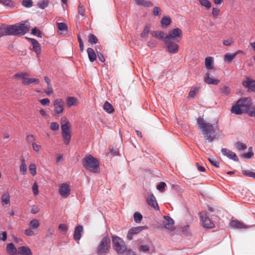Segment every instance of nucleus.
Instances as JSON below:
<instances>
[{
    "label": "nucleus",
    "mask_w": 255,
    "mask_h": 255,
    "mask_svg": "<svg viewBox=\"0 0 255 255\" xmlns=\"http://www.w3.org/2000/svg\"><path fill=\"white\" fill-rule=\"evenodd\" d=\"M197 124L204 137L208 142H211L218 138L219 130L217 126L207 123L201 117L198 118Z\"/></svg>",
    "instance_id": "f257e3e1"
},
{
    "label": "nucleus",
    "mask_w": 255,
    "mask_h": 255,
    "mask_svg": "<svg viewBox=\"0 0 255 255\" xmlns=\"http://www.w3.org/2000/svg\"><path fill=\"white\" fill-rule=\"evenodd\" d=\"M252 105V99L249 97L242 98L239 99L232 106L231 112L237 115L247 112L251 117H255V109H250Z\"/></svg>",
    "instance_id": "f03ea898"
},
{
    "label": "nucleus",
    "mask_w": 255,
    "mask_h": 255,
    "mask_svg": "<svg viewBox=\"0 0 255 255\" xmlns=\"http://www.w3.org/2000/svg\"><path fill=\"white\" fill-rule=\"evenodd\" d=\"M29 25L26 23L12 25L9 26L0 25V37L4 35H23L28 32Z\"/></svg>",
    "instance_id": "7ed1b4c3"
},
{
    "label": "nucleus",
    "mask_w": 255,
    "mask_h": 255,
    "mask_svg": "<svg viewBox=\"0 0 255 255\" xmlns=\"http://www.w3.org/2000/svg\"><path fill=\"white\" fill-rule=\"evenodd\" d=\"M84 166L88 170L94 173L97 172L99 168L98 160L91 155H87L83 159Z\"/></svg>",
    "instance_id": "20e7f679"
},
{
    "label": "nucleus",
    "mask_w": 255,
    "mask_h": 255,
    "mask_svg": "<svg viewBox=\"0 0 255 255\" xmlns=\"http://www.w3.org/2000/svg\"><path fill=\"white\" fill-rule=\"evenodd\" d=\"M110 247L111 240L109 237L106 236L101 241L96 253L98 255H106L109 252Z\"/></svg>",
    "instance_id": "39448f33"
},
{
    "label": "nucleus",
    "mask_w": 255,
    "mask_h": 255,
    "mask_svg": "<svg viewBox=\"0 0 255 255\" xmlns=\"http://www.w3.org/2000/svg\"><path fill=\"white\" fill-rule=\"evenodd\" d=\"M113 248L119 254H122L127 251V246L125 242L119 237L113 236Z\"/></svg>",
    "instance_id": "423d86ee"
},
{
    "label": "nucleus",
    "mask_w": 255,
    "mask_h": 255,
    "mask_svg": "<svg viewBox=\"0 0 255 255\" xmlns=\"http://www.w3.org/2000/svg\"><path fill=\"white\" fill-rule=\"evenodd\" d=\"M182 36V31L179 28H175L169 31L166 39L178 42Z\"/></svg>",
    "instance_id": "0eeeda50"
},
{
    "label": "nucleus",
    "mask_w": 255,
    "mask_h": 255,
    "mask_svg": "<svg viewBox=\"0 0 255 255\" xmlns=\"http://www.w3.org/2000/svg\"><path fill=\"white\" fill-rule=\"evenodd\" d=\"M200 220L204 227L206 228H212L214 227V224L209 219L207 212L202 211L200 213Z\"/></svg>",
    "instance_id": "6e6552de"
},
{
    "label": "nucleus",
    "mask_w": 255,
    "mask_h": 255,
    "mask_svg": "<svg viewBox=\"0 0 255 255\" xmlns=\"http://www.w3.org/2000/svg\"><path fill=\"white\" fill-rule=\"evenodd\" d=\"M173 40L166 39L165 41V44L166 46L167 51L170 54H176L179 50V46Z\"/></svg>",
    "instance_id": "1a4fd4ad"
},
{
    "label": "nucleus",
    "mask_w": 255,
    "mask_h": 255,
    "mask_svg": "<svg viewBox=\"0 0 255 255\" xmlns=\"http://www.w3.org/2000/svg\"><path fill=\"white\" fill-rule=\"evenodd\" d=\"M148 227L146 226H138L136 227H133L130 229L127 235V238L128 240H132L133 238V236L136 235L140 232H141L142 230L147 229Z\"/></svg>",
    "instance_id": "9d476101"
},
{
    "label": "nucleus",
    "mask_w": 255,
    "mask_h": 255,
    "mask_svg": "<svg viewBox=\"0 0 255 255\" xmlns=\"http://www.w3.org/2000/svg\"><path fill=\"white\" fill-rule=\"evenodd\" d=\"M53 106L55 113L59 114L63 113L64 111L65 102L61 99H56L54 102Z\"/></svg>",
    "instance_id": "9b49d317"
},
{
    "label": "nucleus",
    "mask_w": 255,
    "mask_h": 255,
    "mask_svg": "<svg viewBox=\"0 0 255 255\" xmlns=\"http://www.w3.org/2000/svg\"><path fill=\"white\" fill-rule=\"evenodd\" d=\"M71 190L69 184L62 183L59 186V193L63 198H67L70 194Z\"/></svg>",
    "instance_id": "f8f14e48"
},
{
    "label": "nucleus",
    "mask_w": 255,
    "mask_h": 255,
    "mask_svg": "<svg viewBox=\"0 0 255 255\" xmlns=\"http://www.w3.org/2000/svg\"><path fill=\"white\" fill-rule=\"evenodd\" d=\"M163 218L164 220L163 221L162 223L165 228L170 231L174 230V220L168 216H164Z\"/></svg>",
    "instance_id": "ddd939ff"
},
{
    "label": "nucleus",
    "mask_w": 255,
    "mask_h": 255,
    "mask_svg": "<svg viewBox=\"0 0 255 255\" xmlns=\"http://www.w3.org/2000/svg\"><path fill=\"white\" fill-rule=\"evenodd\" d=\"M221 152L223 155L227 156L230 159H232L236 162L239 161V158L237 154L233 151L228 150L227 148H222L221 149Z\"/></svg>",
    "instance_id": "4468645a"
},
{
    "label": "nucleus",
    "mask_w": 255,
    "mask_h": 255,
    "mask_svg": "<svg viewBox=\"0 0 255 255\" xmlns=\"http://www.w3.org/2000/svg\"><path fill=\"white\" fill-rule=\"evenodd\" d=\"M147 203L148 205L153 207L155 210H159V207L156 198L153 194L149 195L147 198Z\"/></svg>",
    "instance_id": "2eb2a0df"
},
{
    "label": "nucleus",
    "mask_w": 255,
    "mask_h": 255,
    "mask_svg": "<svg viewBox=\"0 0 255 255\" xmlns=\"http://www.w3.org/2000/svg\"><path fill=\"white\" fill-rule=\"evenodd\" d=\"M83 232V227L81 225L77 226L74 232L73 238L76 241H79L81 237L82 234Z\"/></svg>",
    "instance_id": "dca6fc26"
},
{
    "label": "nucleus",
    "mask_w": 255,
    "mask_h": 255,
    "mask_svg": "<svg viewBox=\"0 0 255 255\" xmlns=\"http://www.w3.org/2000/svg\"><path fill=\"white\" fill-rule=\"evenodd\" d=\"M152 36L155 38L162 40L165 42L166 40L167 34L162 31H152L150 32Z\"/></svg>",
    "instance_id": "f3484780"
},
{
    "label": "nucleus",
    "mask_w": 255,
    "mask_h": 255,
    "mask_svg": "<svg viewBox=\"0 0 255 255\" xmlns=\"http://www.w3.org/2000/svg\"><path fill=\"white\" fill-rule=\"evenodd\" d=\"M204 81L208 84L217 85L220 83L218 79L213 78V76L209 73H207L204 78Z\"/></svg>",
    "instance_id": "a211bd4d"
},
{
    "label": "nucleus",
    "mask_w": 255,
    "mask_h": 255,
    "mask_svg": "<svg viewBox=\"0 0 255 255\" xmlns=\"http://www.w3.org/2000/svg\"><path fill=\"white\" fill-rule=\"evenodd\" d=\"M243 85L248 88L251 91L255 92V81L248 78L246 81L243 82Z\"/></svg>",
    "instance_id": "6ab92c4d"
},
{
    "label": "nucleus",
    "mask_w": 255,
    "mask_h": 255,
    "mask_svg": "<svg viewBox=\"0 0 255 255\" xmlns=\"http://www.w3.org/2000/svg\"><path fill=\"white\" fill-rule=\"evenodd\" d=\"M230 225L231 227L238 229H247L249 228V226H247L243 223H242L237 220L232 221L230 222Z\"/></svg>",
    "instance_id": "aec40b11"
},
{
    "label": "nucleus",
    "mask_w": 255,
    "mask_h": 255,
    "mask_svg": "<svg viewBox=\"0 0 255 255\" xmlns=\"http://www.w3.org/2000/svg\"><path fill=\"white\" fill-rule=\"evenodd\" d=\"M30 41L32 45L33 50L37 55L41 53V47L37 40L33 38H30Z\"/></svg>",
    "instance_id": "412c9836"
},
{
    "label": "nucleus",
    "mask_w": 255,
    "mask_h": 255,
    "mask_svg": "<svg viewBox=\"0 0 255 255\" xmlns=\"http://www.w3.org/2000/svg\"><path fill=\"white\" fill-rule=\"evenodd\" d=\"M6 252L9 255H16L18 250L12 243H8L6 245Z\"/></svg>",
    "instance_id": "4be33fe9"
},
{
    "label": "nucleus",
    "mask_w": 255,
    "mask_h": 255,
    "mask_svg": "<svg viewBox=\"0 0 255 255\" xmlns=\"http://www.w3.org/2000/svg\"><path fill=\"white\" fill-rule=\"evenodd\" d=\"M87 51L90 61L93 62L97 59V54L96 53L93 48L90 47L87 48Z\"/></svg>",
    "instance_id": "5701e85b"
},
{
    "label": "nucleus",
    "mask_w": 255,
    "mask_h": 255,
    "mask_svg": "<svg viewBox=\"0 0 255 255\" xmlns=\"http://www.w3.org/2000/svg\"><path fill=\"white\" fill-rule=\"evenodd\" d=\"M18 252L20 255H32L30 249L25 246H22L18 248Z\"/></svg>",
    "instance_id": "b1692460"
},
{
    "label": "nucleus",
    "mask_w": 255,
    "mask_h": 255,
    "mask_svg": "<svg viewBox=\"0 0 255 255\" xmlns=\"http://www.w3.org/2000/svg\"><path fill=\"white\" fill-rule=\"evenodd\" d=\"M205 64L206 68L208 70L213 69L214 68V60L212 57H207L205 58Z\"/></svg>",
    "instance_id": "393cba45"
},
{
    "label": "nucleus",
    "mask_w": 255,
    "mask_h": 255,
    "mask_svg": "<svg viewBox=\"0 0 255 255\" xmlns=\"http://www.w3.org/2000/svg\"><path fill=\"white\" fill-rule=\"evenodd\" d=\"M70 123L66 120L62 122L61 129L62 133L70 132Z\"/></svg>",
    "instance_id": "a878e982"
},
{
    "label": "nucleus",
    "mask_w": 255,
    "mask_h": 255,
    "mask_svg": "<svg viewBox=\"0 0 255 255\" xmlns=\"http://www.w3.org/2000/svg\"><path fill=\"white\" fill-rule=\"evenodd\" d=\"M171 22V19L168 15L164 16L161 20V26L163 28H166Z\"/></svg>",
    "instance_id": "bb28decb"
},
{
    "label": "nucleus",
    "mask_w": 255,
    "mask_h": 255,
    "mask_svg": "<svg viewBox=\"0 0 255 255\" xmlns=\"http://www.w3.org/2000/svg\"><path fill=\"white\" fill-rule=\"evenodd\" d=\"M238 52H235L234 53H226L225 55L224 60L226 62L228 63H231L233 60L237 56Z\"/></svg>",
    "instance_id": "cd10ccee"
},
{
    "label": "nucleus",
    "mask_w": 255,
    "mask_h": 255,
    "mask_svg": "<svg viewBox=\"0 0 255 255\" xmlns=\"http://www.w3.org/2000/svg\"><path fill=\"white\" fill-rule=\"evenodd\" d=\"M103 109L107 113L109 114H112L115 111L112 105L109 103L108 101H106L104 103Z\"/></svg>",
    "instance_id": "c85d7f7f"
},
{
    "label": "nucleus",
    "mask_w": 255,
    "mask_h": 255,
    "mask_svg": "<svg viewBox=\"0 0 255 255\" xmlns=\"http://www.w3.org/2000/svg\"><path fill=\"white\" fill-rule=\"evenodd\" d=\"M39 83V80L37 78H27L22 81V84L24 85H29L30 84H38Z\"/></svg>",
    "instance_id": "c756f323"
},
{
    "label": "nucleus",
    "mask_w": 255,
    "mask_h": 255,
    "mask_svg": "<svg viewBox=\"0 0 255 255\" xmlns=\"http://www.w3.org/2000/svg\"><path fill=\"white\" fill-rule=\"evenodd\" d=\"M21 165L20 166V172L22 175H25L27 171V167L25 163V159L24 158H20Z\"/></svg>",
    "instance_id": "7c9ffc66"
},
{
    "label": "nucleus",
    "mask_w": 255,
    "mask_h": 255,
    "mask_svg": "<svg viewBox=\"0 0 255 255\" xmlns=\"http://www.w3.org/2000/svg\"><path fill=\"white\" fill-rule=\"evenodd\" d=\"M151 25L149 23L146 24L143 30L140 34V36L142 38H146L148 35L150 31Z\"/></svg>",
    "instance_id": "2f4dec72"
},
{
    "label": "nucleus",
    "mask_w": 255,
    "mask_h": 255,
    "mask_svg": "<svg viewBox=\"0 0 255 255\" xmlns=\"http://www.w3.org/2000/svg\"><path fill=\"white\" fill-rule=\"evenodd\" d=\"M63 140L66 144H69L71 138V135L70 132L62 133Z\"/></svg>",
    "instance_id": "473e14b6"
},
{
    "label": "nucleus",
    "mask_w": 255,
    "mask_h": 255,
    "mask_svg": "<svg viewBox=\"0 0 255 255\" xmlns=\"http://www.w3.org/2000/svg\"><path fill=\"white\" fill-rule=\"evenodd\" d=\"M77 99L73 97H69L67 99V104L69 107L75 105Z\"/></svg>",
    "instance_id": "72a5a7b5"
},
{
    "label": "nucleus",
    "mask_w": 255,
    "mask_h": 255,
    "mask_svg": "<svg viewBox=\"0 0 255 255\" xmlns=\"http://www.w3.org/2000/svg\"><path fill=\"white\" fill-rule=\"evenodd\" d=\"M40 225V223L39 221L36 219L32 220L29 223L30 227L33 229H37Z\"/></svg>",
    "instance_id": "f704fd0d"
},
{
    "label": "nucleus",
    "mask_w": 255,
    "mask_h": 255,
    "mask_svg": "<svg viewBox=\"0 0 255 255\" xmlns=\"http://www.w3.org/2000/svg\"><path fill=\"white\" fill-rule=\"evenodd\" d=\"M209 161L210 162V163L215 167L217 168H219L220 167L219 161L216 158H209Z\"/></svg>",
    "instance_id": "c9c22d12"
},
{
    "label": "nucleus",
    "mask_w": 255,
    "mask_h": 255,
    "mask_svg": "<svg viewBox=\"0 0 255 255\" xmlns=\"http://www.w3.org/2000/svg\"><path fill=\"white\" fill-rule=\"evenodd\" d=\"M200 3L202 6L206 7L208 9H210L211 4L209 0H199Z\"/></svg>",
    "instance_id": "e433bc0d"
},
{
    "label": "nucleus",
    "mask_w": 255,
    "mask_h": 255,
    "mask_svg": "<svg viewBox=\"0 0 255 255\" xmlns=\"http://www.w3.org/2000/svg\"><path fill=\"white\" fill-rule=\"evenodd\" d=\"M133 218L134 221L138 223H139L142 219V215L138 212H136L133 214Z\"/></svg>",
    "instance_id": "4c0bfd02"
},
{
    "label": "nucleus",
    "mask_w": 255,
    "mask_h": 255,
    "mask_svg": "<svg viewBox=\"0 0 255 255\" xmlns=\"http://www.w3.org/2000/svg\"><path fill=\"white\" fill-rule=\"evenodd\" d=\"M1 201L5 205L9 204V195L8 193H4L2 196Z\"/></svg>",
    "instance_id": "58836bf2"
},
{
    "label": "nucleus",
    "mask_w": 255,
    "mask_h": 255,
    "mask_svg": "<svg viewBox=\"0 0 255 255\" xmlns=\"http://www.w3.org/2000/svg\"><path fill=\"white\" fill-rule=\"evenodd\" d=\"M235 146L237 149L239 151L245 150L247 148L246 145L240 141L237 142L236 143Z\"/></svg>",
    "instance_id": "ea45409f"
},
{
    "label": "nucleus",
    "mask_w": 255,
    "mask_h": 255,
    "mask_svg": "<svg viewBox=\"0 0 255 255\" xmlns=\"http://www.w3.org/2000/svg\"><path fill=\"white\" fill-rule=\"evenodd\" d=\"M27 75V74L23 72H20V73H17L14 75V77L15 78L19 80V79H23V81H24V79H26V76Z\"/></svg>",
    "instance_id": "a19ab883"
},
{
    "label": "nucleus",
    "mask_w": 255,
    "mask_h": 255,
    "mask_svg": "<svg viewBox=\"0 0 255 255\" xmlns=\"http://www.w3.org/2000/svg\"><path fill=\"white\" fill-rule=\"evenodd\" d=\"M221 93L224 96H228L231 93V89L228 86H224L221 89Z\"/></svg>",
    "instance_id": "79ce46f5"
},
{
    "label": "nucleus",
    "mask_w": 255,
    "mask_h": 255,
    "mask_svg": "<svg viewBox=\"0 0 255 255\" xmlns=\"http://www.w3.org/2000/svg\"><path fill=\"white\" fill-rule=\"evenodd\" d=\"M48 0H46L42 1H39L38 4V6L40 9H44L48 6Z\"/></svg>",
    "instance_id": "37998d69"
},
{
    "label": "nucleus",
    "mask_w": 255,
    "mask_h": 255,
    "mask_svg": "<svg viewBox=\"0 0 255 255\" xmlns=\"http://www.w3.org/2000/svg\"><path fill=\"white\" fill-rule=\"evenodd\" d=\"M242 173L243 175L246 176L253 177L255 179V172L254 171L250 170H243Z\"/></svg>",
    "instance_id": "c03bdc74"
},
{
    "label": "nucleus",
    "mask_w": 255,
    "mask_h": 255,
    "mask_svg": "<svg viewBox=\"0 0 255 255\" xmlns=\"http://www.w3.org/2000/svg\"><path fill=\"white\" fill-rule=\"evenodd\" d=\"M29 170L30 173L31 174L32 176H34L36 174V165H35L34 163H31L29 165Z\"/></svg>",
    "instance_id": "a18cd8bd"
},
{
    "label": "nucleus",
    "mask_w": 255,
    "mask_h": 255,
    "mask_svg": "<svg viewBox=\"0 0 255 255\" xmlns=\"http://www.w3.org/2000/svg\"><path fill=\"white\" fill-rule=\"evenodd\" d=\"M89 42L92 44H96L98 42V39L96 36L93 34H90L88 35Z\"/></svg>",
    "instance_id": "49530a36"
},
{
    "label": "nucleus",
    "mask_w": 255,
    "mask_h": 255,
    "mask_svg": "<svg viewBox=\"0 0 255 255\" xmlns=\"http://www.w3.org/2000/svg\"><path fill=\"white\" fill-rule=\"evenodd\" d=\"M57 27L60 31H67V26L64 22L57 23Z\"/></svg>",
    "instance_id": "de8ad7c7"
},
{
    "label": "nucleus",
    "mask_w": 255,
    "mask_h": 255,
    "mask_svg": "<svg viewBox=\"0 0 255 255\" xmlns=\"http://www.w3.org/2000/svg\"><path fill=\"white\" fill-rule=\"evenodd\" d=\"M58 229L59 231L63 234H65L68 230L67 226L64 224H60L59 225Z\"/></svg>",
    "instance_id": "09e8293b"
},
{
    "label": "nucleus",
    "mask_w": 255,
    "mask_h": 255,
    "mask_svg": "<svg viewBox=\"0 0 255 255\" xmlns=\"http://www.w3.org/2000/svg\"><path fill=\"white\" fill-rule=\"evenodd\" d=\"M22 5L27 8H30L32 6V0H23L22 1Z\"/></svg>",
    "instance_id": "8fccbe9b"
},
{
    "label": "nucleus",
    "mask_w": 255,
    "mask_h": 255,
    "mask_svg": "<svg viewBox=\"0 0 255 255\" xmlns=\"http://www.w3.org/2000/svg\"><path fill=\"white\" fill-rule=\"evenodd\" d=\"M31 34L38 37H42L41 32L40 30L35 27L31 30Z\"/></svg>",
    "instance_id": "3c124183"
},
{
    "label": "nucleus",
    "mask_w": 255,
    "mask_h": 255,
    "mask_svg": "<svg viewBox=\"0 0 255 255\" xmlns=\"http://www.w3.org/2000/svg\"><path fill=\"white\" fill-rule=\"evenodd\" d=\"M0 3L6 6L12 7L13 6V3L11 0H0Z\"/></svg>",
    "instance_id": "603ef678"
},
{
    "label": "nucleus",
    "mask_w": 255,
    "mask_h": 255,
    "mask_svg": "<svg viewBox=\"0 0 255 255\" xmlns=\"http://www.w3.org/2000/svg\"><path fill=\"white\" fill-rule=\"evenodd\" d=\"M59 128L58 124L56 122H52L50 124V128L53 131L57 130Z\"/></svg>",
    "instance_id": "864d4df0"
},
{
    "label": "nucleus",
    "mask_w": 255,
    "mask_h": 255,
    "mask_svg": "<svg viewBox=\"0 0 255 255\" xmlns=\"http://www.w3.org/2000/svg\"><path fill=\"white\" fill-rule=\"evenodd\" d=\"M166 183L163 182H160L159 184H158L156 186V188L159 191L162 192L164 189L165 187L166 186Z\"/></svg>",
    "instance_id": "5fc2aeb1"
},
{
    "label": "nucleus",
    "mask_w": 255,
    "mask_h": 255,
    "mask_svg": "<svg viewBox=\"0 0 255 255\" xmlns=\"http://www.w3.org/2000/svg\"><path fill=\"white\" fill-rule=\"evenodd\" d=\"M182 233L186 236H188L190 234V230L189 225H186L182 228Z\"/></svg>",
    "instance_id": "6e6d98bb"
},
{
    "label": "nucleus",
    "mask_w": 255,
    "mask_h": 255,
    "mask_svg": "<svg viewBox=\"0 0 255 255\" xmlns=\"http://www.w3.org/2000/svg\"><path fill=\"white\" fill-rule=\"evenodd\" d=\"M32 191L34 195H37L39 193L38 186L36 183H34L32 186Z\"/></svg>",
    "instance_id": "4d7b16f0"
},
{
    "label": "nucleus",
    "mask_w": 255,
    "mask_h": 255,
    "mask_svg": "<svg viewBox=\"0 0 255 255\" xmlns=\"http://www.w3.org/2000/svg\"><path fill=\"white\" fill-rule=\"evenodd\" d=\"M97 57H98L99 60L102 62L105 61V58L104 55L100 51H97Z\"/></svg>",
    "instance_id": "13d9d810"
},
{
    "label": "nucleus",
    "mask_w": 255,
    "mask_h": 255,
    "mask_svg": "<svg viewBox=\"0 0 255 255\" xmlns=\"http://www.w3.org/2000/svg\"><path fill=\"white\" fill-rule=\"evenodd\" d=\"M78 41H79V47H80V50L81 51H83V50H84V44H83V42L82 41V38H81V37L80 35H78Z\"/></svg>",
    "instance_id": "bf43d9fd"
},
{
    "label": "nucleus",
    "mask_w": 255,
    "mask_h": 255,
    "mask_svg": "<svg viewBox=\"0 0 255 255\" xmlns=\"http://www.w3.org/2000/svg\"><path fill=\"white\" fill-rule=\"evenodd\" d=\"M40 103L44 106H48L50 103V100L48 98H44L39 101Z\"/></svg>",
    "instance_id": "052dcab7"
},
{
    "label": "nucleus",
    "mask_w": 255,
    "mask_h": 255,
    "mask_svg": "<svg viewBox=\"0 0 255 255\" xmlns=\"http://www.w3.org/2000/svg\"><path fill=\"white\" fill-rule=\"evenodd\" d=\"M149 247L148 245H141L139 247V251H142L143 252H147L149 251Z\"/></svg>",
    "instance_id": "680f3d73"
},
{
    "label": "nucleus",
    "mask_w": 255,
    "mask_h": 255,
    "mask_svg": "<svg viewBox=\"0 0 255 255\" xmlns=\"http://www.w3.org/2000/svg\"><path fill=\"white\" fill-rule=\"evenodd\" d=\"M219 12L220 10L218 8L215 7L213 8L212 14L214 18H216L218 17Z\"/></svg>",
    "instance_id": "e2e57ef3"
},
{
    "label": "nucleus",
    "mask_w": 255,
    "mask_h": 255,
    "mask_svg": "<svg viewBox=\"0 0 255 255\" xmlns=\"http://www.w3.org/2000/svg\"><path fill=\"white\" fill-rule=\"evenodd\" d=\"M160 8L159 7L155 6L153 10V14L154 16H157L159 15Z\"/></svg>",
    "instance_id": "0e129e2a"
},
{
    "label": "nucleus",
    "mask_w": 255,
    "mask_h": 255,
    "mask_svg": "<svg viewBox=\"0 0 255 255\" xmlns=\"http://www.w3.org/2000/svg\"><path fill=\"white\" fill-rule=\"evenodd\" d=\"M0 239L2 241H5L7 239V233L5 231L0 234Z\"/></svg>",
    "instance_id": "69168bd1"
},
{
    "label": "nucleus",
    "mask_w": 255,
    "mask_h": 255,
    "mask_svg": "<svg viewBox=\"0 0 255 255\" xmlns=\"http://www.w3.org/2000/svg\"><path fill=\"white\" fill-rule=\"evenodd\" d=\"M25 234L27 236H32L34 235L33 231L30 229H27L24 231Z\"/></svg>",
    "instance_id": "338daca9"
},
{
    "label": "nucleus",
    "mask_w": 255,
    "mask_h": 255,
    "mask_svg": "<svg viewBox=\"0 0 255 255\" xmlns=\"http://www.w3.org/2000/svg\"><path fill=\"white\" fill-rule=\"evenodd\" d=\"M39 211V209L37 206H33L32 207L31 209V212L32 214H36Z\"/></svg>",
    "instance_id": "774afa93"
}]
</instances>
